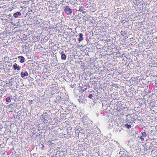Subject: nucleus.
Masks as SVG:
<instances>
[{
	"instance_id": "11",
	"label": "nucleus",
	"mask_w": 157,
	"mask_h": 157,
	"mask_svg": "<svg viewBox=\"0 0 157 157\" xmlns=\"http://www.w3.org/2000/svg\"><path fill=\"white\" fill-rule=\"evenodd\" d=\"M113 11L115 12V13L118 14L119 13H121V9L119 8H115V7L113 9Z\"/></svg>"
},
{
	"instance_id": "36",
	"label": "nucleus",
	"mask_w": 157,
	"mask_h": 157,
	"mask_svg": "<svg viewBox=\"0 0 157 157\" xmlns=\"http://www.w3.org/2000/svg\"><path fill=\"white\" fill-rule=\"evenodd\" d=\"M88 88H90V86H89L88 85Z\"/></svg>"
},
{
	"instance_id": "32",
	"label": "nucleus",
	"mask_w": 157,
	"mask_h": 157,
	"mask_svg": "<svg viewBox=\"0 0 157 157\" xmlns=\"http://www.w3.org/2000/svg\"><path fill=\"white\" fill-rule=\"evenodd\" d=\"M9 16H10V17H11L12 16L10 14V15H9Z\"/></svg>"
},
{
	"instance_id": "29",
	"label": "nucleus",
	"mask_w": 157,
	"mask_h": 157,
	"mask_svg": "<svg viewBox=\"0 0 157 157\" xmlns=\"http://www.w3.org/2000/svg\"><path fill=\"white\" fill-rule=\"evenodd\" d=\"M91 134H92L93 136H94V133H91Z\"/></svg>"
},
{
	"instance_id": "12",
	"label": "nucleus",
	"mask_w": 157,
	"mask_h": 157,
	"mask_svg": "<svg viewBox=\"0 0 157 157\" xmlns=\"http://www.w3.org/2000/svg\"><path fill=\"white\" fill-rule=\"evenodd\" d=\"M61 58L62 59L64 60L66 59V56L63 52H62L61 53Z\"/></svg>"
},
{
	"instance_id": "10",
	"label": "nucleus",
	"mask_w": 157,
	"mask_h": 157,
	"mask_svg": "<svg viewBox=\"0 0 157 157\" xmlns=\"http://www.w3.org/2000/svg\"><path fill=\"white\" fill-rule=\"evenodd\" d=\"M18 58L20 59L19 62L21 63H23L25 61V58L22 56H19Z\"/></svg>"
},
{
	"instance_id": "9",
	"label": "nucleus",
	"mask_w": 157,
	"mask_h": 157,
	"mask_svg": "<svg viewBox=\"0 0 157 157\" xmlns=\"http://www.w3.org/2000/svg\"><path fill=\"white\" fill-rule=\"evenodd\" d=\"M28 74L27 71H22L21 73V75L22 78H24L25 77L27 76Z\"/></svg>"
},
{
	"instance_id": "34",
	"label": "nucleus",
	"mask_w": 157,
	"mask_h": 157,
	"mask_svg": "<svg viewBox=\"0 0 157 157\" xmlns=\"http://www.w3.org/2000/svg\"><path fill=\"white\" fill-rule=\"evenodd\" d=\"M15 99V98H12V99H13V100L14 99V100Z\"/></svg>"
},
{
	"instance_id": "38",
	"label": "nucleus",
	"mask_w": 157,
	"mask_h": 157,
	"mask_svg": "<svg viewBox=\"0 0 157 157\" xmlns=\"http://www.w3.org/2000/svg\"><path fill=\"white\" fill-rule=\"evenodd\" d=\"M133 39V38H130V39Z\"/></svg>"
},
{
	"instance_id": "15",
	"label": "nucleus",
	"mask_w": 157,
	"mask_h": 157,
	"mask_svg": "<svg viewBox=\"0 0 157 157\" xmlns=\"http://www.w3.org/2000/svg\"><path fill=\"white\" fill-rule=\"evenodd\" d=\"M78 11L82 12L83 13H86L85 10L83 9V8L82 6L80 7Z\"/></svg>"
},
{
	"instance_id": "20",
	"label": "nucleus",
	"mask_w": 157,
	"mask_h": 157,
	"mask_svg": "<svg viewBox=\"0 0 157 157\" xmlns=\"http://www.w3.org/2000/svg\"><path fill=\"white\" fill-rule=\"evenodd\" d=\"M151 149V148L149 147H148L146 146L144 147V150H146V151L147 150L149 149Z\"/></svg>"
},
{
	"instance_id": "13",
	"label": "nucleus",
	"mask_w": 157,
	"mask_h": 157,
	"mask_svg": "<svg viewBox=\"0 0 157 157\" xmlns=\"http://www.w3.org/2000/svg\"><path fill=\"white\" fill-rule=\"evenodd\" d=\"M12 99V96H9L6 98V101L7 102H10L11 101Z\"/></svg>"
},
{
	"instance_id": "35",
	"label": "nucleus",
	"mask_w": 157,
	"mask_h": 157,
	"mask_svg": "<svg viewBox=\"0 0 157 157\" xmlns=\"http://www.w3.org/2000/svg\"><path fill=\"white\" fill-rule=\"evenodd\" d=\"M40 157H45V156L44 157V156H40Z\"/></svg>"
},
{
	"instance_id": "37",
	"label": "nucleus",
	"mask_w": 157,
	"mask_h": 157,
	"mask_svg": "<svg viewBox=\"0 0 157 157\" xmlns=\"http://www.w3.org/2000/svg\"><path fill=\"white\" fill-rule=\"evenodd\" d=\"M100 140V138H99V139H98V141H99V140Z\"/></svg>"
},
{
	"instance_id": "7",
	"label": "nucleus",
	"mask_w": 157,
	"mask_h": 157,
	"mask_svg": "<svg viewBox=\"0 0 157 157\" xmlns=\"http://www.w3.org/2000/svg\"><path fill=\"white\" fill-rule=\"evenodd\" d=\"M13 68L14 70L19 71L21 68V67L18 65L17 63H14L13 66Z\"/></svg>"
},
{
	"instance_id": "1",
	"label": "nucleus",
	"mask_w": 157,
	"mask_h": 157,
	"mask_svg": "<svg viewBox=\"0 0 157 157\" xmlns=\"http://www.w3.org/2000/svg\"><path fill=\"white\" fill-rule=\"evenodd\" d=\"M138 118V115L134 113L128 114L126 116V122L129 124H132L133 122L137 120Z\"/></svg>"
},
{
	"instance_id": "3",
	"label": "nucleus",
	"mask_w": 157,
	"mask_h": 157,
	"mask_svg": "<svg viewBox=\"0 0 157 157\" xmlns=\"http://www.w3.org/2000/svg\"><path fill=\"white\" fill-rule=\"evenodd\" d=\"M64 11L67 15H71L73 12L72 9L70 8L68 6H66L64 7Z\"/></svg>"
},
{
	"instance_id": "33",
	"label": "nucleus",
	"mask_w": 157,
	"mask_h": 157,
	"mask_svg": "<svg viewBox=\"0 0 157 157\" xmlns=\"http://www.w3.org/2000/svg\"><path fill=\"white\" fill-rule=\"evenodd\" d=\"M150 144V143H147V144Z\"/></svg>"
},
{
	"instance_id": "39",
	"label": "nucleus",
	"mask_w": 157,
	"mask_h": 157,
	"mask_svg": "<svg viewBox=\"0 0 157 157\" xmlns=\"http://www.w3.org/2000/svg\"><path fill=\"white\" fill-rule=\"evenodd\" d=\"M95 139H97V138H96V137H95Z\"/></svg>"
},
{
	"instance_id": "22",
	"label": "nucleus",
	"mask_w": 157,
	"mask_h": 157,
	"mask_svg": "<svg viewBox=\"0 0 157 157\" xmlns=\"http://www.w3.org/2000/svg\"><path fill=\"white\" fill-rule=\"evenodd\" d=\"M29 104H32L33 103V100H29Z\"/></svg>"
},
{
	"instance_id": "27",
	"label": "nucleus",
	"mask_w": 157,
	"mask_h": 157,
	"mask_svg": "<svg viewBox=\"0 0 157 157\" xmlns=\"http://www.w3.org/2000/svg\"><path fill=\"white\" fill-rule=\"evenodd\" d=\"M36 22L37 23H40V22L38 21V20H37L36 21Z\"/></svg>"
},
{
	"instance_id": "19",
	"label": "nucleus",
	"mask_w": 157,
	"mask_h": 157,
	"mask_svg": "<svg viewBox=\"0 0 157 157\" xmlns=\"http://www.w3.org/2000/svg\"><path fill=\"white\" fill-rule=\"evenodd\" d=\"M47 143L50 146H52V144H53V143H52V141L51 140H49L48 141Z\"/></svg>"
},
{
	"instance_id": "24",
	"label": "nucleus",
	"mask_w": 157,
	"mask_h": 157,
	"mask_svg": "<svg viewBox=\"0 0 157 157\" xmlns=\"http://www.w3.org/2000/svg\"><path fill=\"white\" fill-rule=\"evenodd\" d=\"M10 104L9 105V107H12L13 106V104Z\"/></svg>"
},
{
	"instance_id": "21",
	"label": "nucleus",
	"mask_w": 157,
	"mask_h": 157,
	"mask_svg": "<svg viewBox=\"0 0 157 157\" xmlns=\"http://www.w3.org/2000/svg\"><path fill=\"white\" fill-rule=\"evenodd\" d=\"M14 80V78H11L9 80V82L10 83L11 82H12Z\"/></svg>"
},
{
	"instance_id": "2",
	"label": "nucleus",
	"mask_w": 157,
	"mask_h": 157,
	"mask_svg": "<svg viewBox=\"0 0 157 157\" xmlns=\"http://www.w3.org/2000/svg\"><path fill=\"white\" fill-rule=\"evenodd\" d=\"M78 101L79 103L85 105L86 103V99L85 98L84 94H81L79 96Z\"/></svg>"
},
{
	"instance_id": "41",
	"label": "nucleus",
	"mask_w": 157,
	"mask_h": 157,
	"mask_svg": "<svg viewBox=\"0 0 157 157\" xmlns=\"http://www.w3.org/2000/svg\"><path fill=\"white\" fill-rule=\"evenodd\" d=\"M100 136L99 137V138H100Z\"/></svg>"
},
{
	"instance_id": "5",
	"label": "nucleus",
	"mask_w": 157,
	"mask_h": 157,
	"mask_svg": "<svg viewBox=\"0 0 157 157\" xmlns=\"http://www.w3.org/2000/svg\"><path fill=\"white\" fill-rule=\"evenodd\" d=\"M119 156L120 157H128V155L125 153L124 151H120L119 154Z\"/></svg>"
},
{
	"instance_id": "42",
	"label": "nucleus",
	"mask_w": 157,
	"mask_h": 157,
	"mask_svg": "<svg viewBox=\"0 0 157 157\" xmlns=\"http://www.w3.org/2000/svg\"><path fill=\"white\" fill-rule=\"evenodd\" d=\"M100 136L99 137V138H100Z\"/></svg>"
},
{
	"instance_id": "4",
	"label": "nucleus",
	"mask_w": 157,
	"mask_h": 157,
	"mask_svg": "<svg viewBox=\"0 0 157 157\" xmlns=\"http://www.w3.org/2000/svg\"><path fill=\"white\" fill-rule=\"evenodd\" d=\"M141 134L142 135V136L139 137H138V138H139L141 140V141L143 142H144L145 140L144 139L146 138V137L147 136V133H146L145 132H141Z\"/></svg>"
},
{
	"instance_id": "26",
	"label": "nucleus",
	"mask_w": 157,
	"mask_h": 157,
	"mask_svg": "<svg viewBox=\"0 0 157 157\" xmlns=\"http://www.w3.org/2000/svg\"><path fill=\"white\" fill-rule=\"evenodd\" d=\"M87 87H86V88H85L83 90V91H84L85 90H86L87 89Z\"/></svg>"
},
{
	"instance_id": "40",
	"label": "nucleus",
	"mask_w": 157,
	"mask_h": 157,
	"mask_svg": "<svg viewBox=\"0 0 157 157\" xmlns=\"http://www.w3.org/2000/svg\"><path fill=\"white\" fill-rule=\"evenodd\" d=\"M151 144H152L151 143V144H151Z\"/></svg>"
},
{
	"instance_id": "16",
	"label": "nucleus",
	"mask_w": 157,
	"mask_h": 157,
	"mask_svg": "<svg viewBox=\"0 0 157 157\" xmlns=\"http://www.w3.org/2000/svg\"><path fill=\"white\" fill-rule=\"evenodd\" d=\"M124 126L127 129H129L131 128V125L128 124V123L125 124Z\"/></svg>"
},
{
	"instance_id": "25",
	"label": "nucleus",
	"mask_w": 157,
	"mask_h": 157,
	"mask_svg": "<svg viewBox=\"0 0 157 157\" xmlns=\"http://www.w3.org/2000/svg\"><path fill=\"white\" fill-rule=\"evenodd\" d=\"M74 84H71V87L72 88H73L74 87Z\"/></svg>"
},
{
	"instance_id": "18",
	"label": "nucleus",
	"mask_w": 157,
	"mask_h": 157,
	"mask_svg": "<svg viewBox=\"0 0 157 157\" xmlns=\"http://www.w3.org/2000/svg\"><path fill=\"white\" fill-rule=\"evenodd\" d=\"M88 98H89L93 99L94 98V97L93 96V94H90L88 96Z\"/></svg>"
},
{
	"instance_id": "30",
	"label": "nucleus",
	"mask_w": 157,
	"mask_h": 157,
	"mask_svg": "<svg viewBox=\"0 0 157 157\" xmlns=\"http://www.w3.org/2000/svg\"><path fill=\"white\" fill-rule=\"evenodd\" d=\"M118 146L119 147H120V144H119V143H118Z\"/></svg>"
},
{
	"instance_id": "17",
	"label": "nucleus",
	"mask_w": 157,
	"mask_h": 157,
	"mask_svg": "<svg viewBox=\"0 0 157 157\" xmlns=\"http://www.w3.org/2000/svg\"><path fill=\"white\" fill-rule=\"evenodd\" d=\"M126 32L123 31H121V35L122 36H124L125 35H126L127 34Z\"/></svg>"
},
{
	"instance_id": "8",
	"label": "nucleus",
	"mask_w": 157,
	"mask_h": 157,
	"mask_svg": "<svg viewBox=\"0 0 157 157\" xmlns=\"http://www.w3.org/2000/svg\"><path fill=\"white\" fill-rule=\"evenodd\" d=\"M21 15V13L20 11H17L13 14V16L15 18H17Z\"/></svg>"
},
{
	"instance_id": "6",
	"label": "nucleus",
	"mask_w": 157,
	"mask_h": 157,
	"mask_svg": "<svg viewBox=\"0 0 157 157\" xmlns=\"http://www.w3.org/2000/svg\"><path fill=\"white\" fill-rule=\"evenodd\" d=\"M47 114V113H44V115H42L43 117H41V120L44 122V123H47V119H48L47 117H45L46 116V114Z\"/></svg>"
},
{
	"instance_id": "31",
	"label": "nucleus",
	"mask_w": 157,
	"mask_h": 157,
	"mask_svg": "<svg viewBox=\"0 0 157 157\" xmlns=\"http://www.w3.org/2000/svg\"><path fill=\"white\" fill-rule=\"evenodd\" d=\"M131 78L133 80V78H134V77H132V78Z\"/></svg>"
},
{
	"instance_id": "23",
	"label": "nucleus",
	"mask_w": 157,
	"mask_h": 157,
	"mask_svg": "<svg viewBox=\"0 0 157 157\" xmlns=\"http://www.w3.org/2000/svg\"><path fill=\"white\" fill-rule=\"evenodd\" d=\"M33 155L35 157H38V154L37 153H34L33 154Z\"/></svg>"
},
{
	"instance_id": "28",
	"label": "nucleus",
	"mask_w": 157,
	"mask_h": 157,
	"mask_svg": "<svg viewBox=\"0 0 157 157\" xmlns=\"http://www.w3.org/2000/svg\"><path fill=\"white\" fill-rule=\"evenodd\" d=\"M57 155V154H56L55 156L53 155V156H52V157H56V155Z\"/></svg>"
},
{
	"instance_id": "14",
	"label": "nucleus",
	"mask_w": 157,
	"mask_h": 157,
	"mask_svg": "<svg viewBox=\"0 0 157 157\" xmlns=\"http://www.w3.org/2000/svg\"><path fill=\"white\" fill-rule=\"evenodd\" d=\"M79 38L78 39V40L79 42L82 41L83 40V35L82 33L79 34Z\"/></svg>"
}]
</instances>
